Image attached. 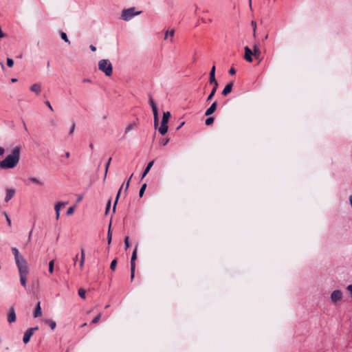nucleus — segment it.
Segmentation results:
<instances>
[{
	"label": "nucleus",
	"mask_w": 352,
	"mask_h": 352,
	"mask_svg": "<svg viewBox=\"0 0 352 352\" xmlns=\"http://www.w3.org/2000/svg\"><path fill=\"white\" fill-rule=\"evenodd\" d=\"M20 153L21 148L19 146L14 148L11 153L0 162V168L6 170L16 167L20 160Z\"/></svg>",
	"instance_id": "nucleus-1"
},
{
	"label": "nucleus",
	"mask_w": 352,
	"mask_h": 352,
	"mask_svg": "<svg viewBox=\"0 0 352 352\" xmlns=\"http://www.w3.org/2000/svg\"><path fill=\"white\" fill-rule=\"evenodd\" d=\"M19 272L29 271L28 264L24 256L16 248H11Z\"/></svg>",
	"instance_id": "nucleus-2"
},
{
	"label": "nucleus",
	"mask_w": 352,
	"mask_h": 352,
	"mask_svg": "<svg viewBox=\"0 0 352 352\" xmlns=\"http://www.w3.org/2000/svg\"><path fill=\"white\" fill-rule=\"evenodd\" d=\"M98 69L107 76H110L113 72V66L108 59H102L98 62Z\"/></svg>",
	"instance_id": "nucleus-3"
},
{
	"label": "nucleus",
	"mask_w": 352,
	"mask_h": 352,
	"mask_svg": "<svg viewBox=\"0 0 352 352\" xmlns=\"http://www.w3.org/2000/svg\"><path fill=\"white\" fill-rule=\"evenodd\" d=\"M215 69H216L215 66H212L211 68V70L210 72L209 81H210V83H214V87H213L210 94H209V96L207 98V100H206L207 101L212 100V98L214 96V94L217 91V87H218V82L215 79Z\"/></svg>",
	"instance_id": "nucleus-4"
},
{
	"label": "nucleus",
	"mask_w": 352,
	"mask_h": 352,
	"mask_svg": "<svg viewBox=\"0 0 352 352\" xmlns=\"http://www.w3.org/2000/svg\"><path fill=\"white\" fill-rule=\"evenodd\" d=\"M141 13V11H135L134 8H130L122 10L120 19L123 21H129L133 16H136Z\"/></svg>",
	"instance_id": "nucleus-5"
},
{
	"label": "nucleus",
	"mask_w": 352,
	"mask_h": 352,
	"mask_svg": "<svg viewBox=\"0 0 352 352\" xmlns=\"http://www.w3.org/2000/svg\"><path fill=\"white\" fill-rule=\"evenodd\" d=\"M38 329V327H32L28 329L27 331H25L23 341L25 344H27L30 342L31 337L34 334V333Z\"/></svg>",
	"instance_id": "nucleus-6"
},
{
	"label": "nucleus",
	"mask_w": 352,
	"mask_h": 352,
	"mask_svg": "<svg viewBox=\"0 0 352 352\" xmlns=\"http://www.w3.org/2000/svg\"><path fill=\"white\" fill-rule=\"evenodd\" d=\"M343 293L341 290L337 289L334 290L330 296L331 300L333 303H336L338 301L340 300L342 298Z\"/></svg>",
	"instance_id": "nucleus-7"
},
{
	"label": "nucleus",
	"mask_w": 352,
	"mask_h": 352,
	"mask_svg": "<svg viewBox=\"0 0 352 352\" xmlns=\"http://www.w3.org/2000/svg\"><path fill=\"white\" fill-rule=\"evenodd\" d=\"M19 278H20V283L21 285L27 289V278L28 275L29 274V271L23 272H19Z\"/></svg>",
	"instance_id": "nucleus-8"
},
{
	"label": "nucleus",
	"mask_w": 352,
	"mask_h": 352,
	"mask_svg": "<svg viewBox=\"0 0 352 352\" xmlns=\"http://www.w3.org/2000/svg\"><path fill=\"white\" fill-rule=\"evenodd\" d=\"M16 313L14 307H11L8 313V322L9 323H13L16 321Z\"/></svg>",
	"instance_id": "nucleus-9"
},
{
	"label": "nucleus",
	"mask_w": 352,
	"mask_h": 352,
	"mask_svg": "<svg viewBox=\"0 0 352 352\" xmlns=\"http://www.w3.org/2000/svg\"><path fill=\"white\" fill-rule=\"evenodd\" d=\"M16 190L14 188H7L6 190L5 201L8 202L14 196Z\"/></svg>",
	"instance_id": "nucleus-10"
},
{
	"label": "nucleus",
	"mask_w": 352,
	"mask_h": 352,
	"mask_svg": "<svg viewBox=\"0 0 352 352\" xmlns=\"http://www.w3.org/2000/svg\"><path fill=\"white\" fill-rule=\"evenodd\" d=\"M244 50H245L244 58L249 63L252 62V56L253 55L252 51L250 50V48L248 46H245L244 48Z\"/></svg>",
	"instance_id": "nucleus-11"
},
{
	"label": "nucleus",
	"mask_w": 352,
	"mask_h": 352,
	"mask_svg": "<svg viewBox=\"0 0 352 352\" xmlns=\"http://www.w3.org/2000/svg\"><path fill=\"white\" fill-rule=\"evenodd\" d=\"M29 181L35 184V185H37L38 186H44V181L38 177H30L28 178Z\"/></svg>",
	"instance_id": "nucleus-12"
},
{
	"label": "nucleus",
	"mask_w": 352,
	"mask_h": 352,
	"mask_svg": "<svg viewBox=\"0 0 352 352\" xmlns=\"http://www.w3.org/2000/svg\"><path fill=\"white\" fill-rule=\"evenodd\" d=\"M67 203L65 202H62V201H59L58 203L56 204L55 205V207H54V209H55V211H56V219H59V217H60V208L62 206H65Z\"/></svg>",
	"instance_id": "nucleus-13"
},
{
	"label": "nucleus",
	"mask_w": 352,
	"mask_h": 352,
	"mask_svg": "<svg viewBox=\"0 0 352 352\" xmlns=\"http://www.w3.org/2000/svg\"><path fill=\"white\" fill-rule=\"evenodd\" d=\"M217 102L214 101L211 106L206 111L205 116H208L212 114L217 109Z\"/></svg>",
	"instance_id": "nucleus-14"
},
{
	"label": "nucleus",
	"mask_w": 352,
	"mask_h": 352,
	"mask_svg": "<svg viewBox=\"0 0 352 352\" xmlns=\"http://www.w3.org/2000/svg\"><path fill=\"white\" fill-rule=\"evenodd\" d=\"M138 245L135 246L131 258V267H135V260L137 259Z\"/></svg>",
	"instance_id": "nucleus-15"
},
{
	"label": "nucleus",
	"mask_w": 352,
	"mask_h": 352,
	"mask_svg": "<svg viewBox=\"0 0 352 352\" xmlns=\"http://www.w3.org/2000/svg\"><path fill=\"white\" fill-rule=\"evenodd\" d=\"M232 87H233V82H230L228 83L223 89V91H222V95L226 96H227L228 94H229L231 91H232Z\"/></svg>",
	"instance_id": "nucleus-16"
},
{
	"label": "nucleus",
	"mask_w": 352,
	"mask_h": 352,
	"mask_svg": "<svg viewBox=\"0 0 352 352\" xmlns=\"http://www.w3.org/2000/svg\"><path fill=\"white\" fill-rule=\"evenodd\" d=\"M41 315H42V311H41V302H38V303L35 307L34 311V317L38 318V317H40Z\"/></svg>",
	"instance_id": "nucleus-17"
},
{
	"label": "nucleus",
	"mask_w": 352,
	"mask_h": 352,
	"mask_svg": "<svg viewBox=\"0 0 352 352\" xmlns=\"http://www.w3.org/2000/svg\"><path fill=\"white\" fill-rule=\"evenodd\" d=\"M30 90L38 95L41 91V86L39 84L35 83L30 87Z\"/></svg>",
	"instance_id": "nucleus-18"
},
{
	"label": "nucleus",
	"mask_w": 352,
	"mask_h": 352,
	"mask_svg": "<svg viewBox=\"0 0 352 352\" xmlns=\"http://www.w3.org/2000/svg\"><path fill=\"white\" fill-rule=\"evenodd\" d=\"M153 164H154V161L153 160L150 162H148V164H147L145 170H144V172L142 173V179H143L148 174V173L149 172V170H151V168L153 166Z\"/></svg>",
	"instance_id": "nucleus-19"
},
{
	"label": "nucleus",
	"mask_w": 352,
	"mask_h": 352,
	"mask_svg": "<svg viewBox=\"0 0 352 352\" xmlns=\"http://www.w3.org/2000/svg\"><path fill=\"white\" fill-rule=\"evenodd\" d=\"M170 117L169 111L164 112L162 122L163 124H168V120Z\"/></svg>",
	"instance_id": "nucleus-20"
},
{
	"label": "nucleus",
	"mask_w": 352,
	"mask_h": 352,
	"mask_svg": "<svg viewBox=\"0 0 352 352\" xmlns=\"http://www.w3.org/2000/svg\"><path fill=\"white\" fill-rule=\"evenodd\" d=\"M85 253L84 249L82 248L81 252H80V268L83 267L84 263H85Z\"/></svg>",
	"instance_id": "nucleus-21"
},
{
	"label": "nucleus",
	"mask_w": 352,
	"mask_h": 352,
	"mask_svg": "<svg viewBox=\"0 0 352 352\" xmlns=\"http://www.w3.org/2000/svg\"><path fill=\"white\" fill-rule=\"evenodd\" d=\"M158 130L162 135H165L168 131V125L166 124H163L162 123H161V126H160Z\"/></svg>",
	"instance_id": "nucleus-22"
},
{
	"label": "nucleus",
	"mask_w": 352,
	"mask_h": 352,
	"mask_svg": "<svg viewBox=\"0 0 352 352\" xmlns=\"http://www.w3.org/2000/svg\"><path fill=\"white\" fill-rule=\"evenodd\" d=\"M154 116V125L155 127L158 125V113H157V109L152 110Z\"/></svg>",
	"instance_id": "nucleus-23"
},
{
	"label": "nucleus",
	"mask_w": 352,
	"mask_h": 352,
	"mask_svg": "<svg viewBox=\"0 0 352 352\" xmlns=\"http://www.w3.org/2000/svg\"><path fill=\"white\" fill-rule=\"evenodd\" d=\"M45 322L48 324L51 328V329L54 330L56 327V323L55 321L52 320H45Z\"/></svg>",
	"instance_id": "nucleus-24"
},
{
	"label": "nucleus",
	"mask_w": 352,
	"mask_h": 352,
	"mask_svg": "<svg viewBox=\"0 0 352 352\" xmlns=\"http://www.w3.org/2000/svg\"><path fill=\"white\" fill-rule=\"evenodd\" d=\"M174 34H175V30L172 29V28H169L166 32V35H165L164 38L167 39L169 36L170 37H173L174 36Z\"/></svg>",
	"instance_id": "nucleus-25"
},
{
	"label": "nucleus",
	"mask_w": 352,
	"mask_h": 352,
	"mask_svg": "<svg viewBox=\"0 0 352 352\" xmlns=\"http://www.w3.org/2000/svg\"><path fill=\"white\" fill-rule=\"evenodd\" d=\"M60 38L65 41V42L67 43L68 44H70V41L67 38V34L65 32L60 31Z\"/></svg>",
	"instance_id": "nucleus-26"
},
{
	"label": "nucleus",
	"mask_w": 352,
	"mask_h": 352,
	"mask_svg": "<svg viewBox=\"0 0 352 352\" xmlns=\"http://www.w3.org/2000/svg\"><path fill=\"white\" fill-rule=\"evenodd\" d=\"M122 186L120 187V188L119 189L118 192V194H117V196H116V201H115V203L113 204V212H116V205H117V203H118V199L120 197V192H121V190H122Z\"/></svg>",
	"instance_id": "nucleus-27"
},
{
	"label": "nucleus",
	"mask_w": 352,
	"mask_h": 352,
	"mask_svg": "<svg viewBox=\"0 0 352 352\" xmlns=\"http://www.w3.org/2000/svg\"><path fill=\"white\" fill-rule=\"evenodd\" d=\"M135 125H136V124H135V122H133V123H131L130 124H129V125L126 127V129H125V131H124L125 133H128L129 131H131V130H133V129L135 128Z\"/></svg>",
	"instance_id": "nucleus-28"
},
{
	"label": "nucleus",
	"mask_w": 352,
	"mask_h": 352,
	"mask_svg": "<svg viewBox=\"0 0 352 352\" xmlns=\"http://www.w3.org/2000/svg\"><path fill=\"white\" fill-rule=\"evenodd\" d=\"M253 52V55H254V56H256V57H258V56H259V55H260V53H261V52H260V49H259L258 46H257L256 45H255L254 46V52Z\"/></svg>",
	"instance_id": "nucleus-29"
},
{
	"label": "nucleus",
	"mask_w": 352,
	"mask_h": 352,
	"mask_svg": "<svg viewBox=\"0 0 352 352\" xmlns=\"http://www.w3.org/2000/svg\"><path fill=\"white\" fill-rule=\"evenodd\" d=\"M146 184H144L141 186V188H140V192H139V195H140V197H142L143 196V195H144V191H145V190H146Z\"/></svg>",
	"instance_id": "nucleus-30"
},
{
	"label": "nucleus",
	"mask_w": 352,
	"mask_h": 352,
	"mask_svg": "<svg viewBox=\"0 0 352 352\" xmlns=\"http://www.w3.org/2000/svg\"><path fill=\"white\" fill-rule=\"evenodd\" d=\"M54 261L52 260L49 263V272L52 274L54 272Z\"/></svg>",
	"instance_id": "nucleus-31"
},
{
	"label": "nucleus",
	"mask_w": 352,
	"mask_h": 352,
	"mask_svg": "<svg viewBox=\"0 0 352 352\" xmlns=\"http://www.w3.org/2000/svg\"><path fill=\"white\" fill-rule=\"evenodd\" d=\"M85 294H86V292L84 289H78V295L82 298H85Z\"/></svg>",
	"instance_id": "nucleus-32"
},
{
	"label": "nucleus",
	"mask_w": 352,
	"mask_h": 352,
	"mask_svg": "<svg viewBox=\"0 0 352 352\" xmlns=\"http://www.w3.org/2000/svg\"><path fill=\"white\" fill-rule=\"evenodd\" d=\"M116 265H117V261H116V259H114L111 263V265H110L111 270L114 271L116 270Z\"/></svg>",
	"instance_id": "nucleus-33"
},
{
	"label": "nucleus",
	"mask_w": 352,
	"mask_h": 352,
	"mask_svg": "<svg viewBox=\"0 0 352 352\" xmlns=\"http://www.w3.org/2000/svg\"><path fill=\"white\" fill-rule=\"evenodd\" d=\"M107 241H108L109 244H110L111 242V224L109 225V231H108V234H107Z\"/></svg>",
	"instance_id": "nucleus-34"
},
{
	"label": "nucleus",
	"mask_w": 352,
	"mask_h": 352,
	"mask_svg": "<svg viewBox=\"0 0 352 352\" xmlns=\"http://www.w3.org/2000/svg\"><path fill=\"white\" fill-rule=\"evenodd\" d=\"M149 104L151 106L152 110L157 109L156 104L151 97L149 99Z\"/></svg>",
	"instance_id": "nucleus-35"
},
{
	"label": "nucleus",
	"mask_w": 352,
	"mask_h": 352,
	"mask_svg": "<svg viewBox=\"0 0 352 352\" xmlns=\"http://www.w3.org/2000/svg\"><path fill=\"white\" fill-rule=\"evenodd\" d=\"M213 122H214V118L212 117L208 118L206 120V124L207 126L212 124Z\"/></svg>",
	"instance_id": "nucleus-36"
},
{
	"label": "nucleus",
	"mask_w": 352,
	"mask_h": 352,
	"mask_svg": "<svg viewBox=\"0 0 352 352\" xmlns=\"http://www.w3.org/2000/svg\"><path fill=\"white\" fill-rule=\"evenodd\" d=\"M7 65L9 67H12L14 65L13 60L10 58H7Z\"/></svg>",
	"instance_id": "nucleus-37"
},
{
	"label": "nucleus",
	"mask_w": 352,
	"mask_h": 352,
	"mask_svg": "<svg viewBox=\"0 0 352 352\" xmlns=\"http://www.w3.org/2000/svg\"><path fill=\"white\" fill-rule=\"evenodd\" d=\"M74 206H72L70 208H68L67 211V215H71L74 213Z\"/></svg>",
	"instance_id": "nucleus-38"
},
{
	"label": "nucleus",
	"mask_w": 352,
	"mask_h": 352,
	"mask_svg": "<svg viewBox=\"0 0 352 352\" xmlns=\"http://www.w3.org/2000/svg\"><path fill=\"white\" fill-rule=\"evenodd\" d=\"M135 267H131V280H133L135 276Z\"/></svg>",
	"instance_id": "nucleus-39"
},
{
	"label": "nucleus",
	"mask_w": 352,
	"mask_h": 352,
	"mask_svg": "<svg viewBox=\"0 0 352 352\" xmlns=\"http://www.w3.org/2000/svg\"><path fill=\"white\" fill-rule=\"evenodd\" d=\"M111 160V158H109L108 162L106 164V166H105V177H107V174L108 168H109V165H110Z\"/></svg>",
	"instance_id": "nucleus-40"
},
{
	"label": "nucleus",
	"mask_w": 352,
	"mask_h": 352,
	"mask_svg": "<svg viewBox=\"0 0 352 352\" xmlns=\"http://www.w3.org/2000/svg\"><path fill=\"white\" fill-rule=\"evenodd\" d=\"M101 316L102 314H99L93 320H92V323L93 324H95L96 322H98L100 319L101 318Z\"/></svg>",
	"instance_id": "nucleus-41"
},
{
	"label": "nucleus",
	"mask_w": 352,
	"mask_h": 352,
	"mask_svg": "<svg viewBox=\"0 0 352 352\" xmlns=\"http://www.w3.org/2000/svg\"><path fill=\"white\" fill-rule=\"evenodd\" d=\"M4 215H5V217H6V221H7V222H8V224L9 226H10V225H11V219H10V218L9 215H8V213H6V212H5V213H4Z\"/></svg>",
	"instance_id": "nucleus-42"
},
{
	"label": "nucleus",
	"mask_w": 352,
	"mask_h": 352,
	"mask_svg": "<svg viewBox=\"0 0 352 352\" xmlns=\"http://www.w3.org/2000/svg\"><path fill=\"white\" fill-rule=\"evenodd\" d=\"M125 248L128 249L129 247V236H126L124 239Z\"/></svg>",
	"instance_id": "nucleus-43"
},
{
	"label": "nucleus",
	"mask_w": 352,
	"mask_h": 352,
	"mask_svg": "<svg viewBox=\"0 0 352 352\" xmlns=\"http://www.w3.org/2000/svg\"><path fill=\"white\" fill-rule=\"evenodd\" d=\"M45 104L47 105V107L52 111H54V109L52 107V106L51 105L50 102L49 101H45Z\"/></svg>",
	"instance_id": "nucleus-44"
},
{
	"label": "nucleus",
	"mask_w": 352,
	"mask_h": 352,
	"mask_svg": "<svg viewBox=\"0 0 352 352\" xmlns=\"http://www.w3.org/2000/svg\"><path fill=\"white\" fill-rule=\"evenodd\" d=\"M110 206H111V201L109 200L107 203V208H106V211H105V213L107 214L109 210V208H110Z\"/></svg>",
	"instance_id": "nucleus-45"
},
{
	"label": "nucleus",
	"mask_w": 352,
	"mask_h": 352,
	"mask_svg": "<svg viewBox=\"0 0 352 352\" xmlns=\"http://www.w3.org/2000/svg\"><path fill=\"white\" fill-rule=\"evenodd\" d=\"M132 176H133V175H131V177H129V180L126 182V187H125V190H127V189L129 188V182H130V180H131Z\"/></svg>",
	"instance_id": "nucleus-46"
},
{
	"label": "nucleus",
	"mask_w": 352,
	"mask_h": 352,
	"mask_svg": "<svg viewBox=\"0 0 352 352\" xmlns=\"http://www.w3.org/2000/svg\"><path fill=\"white\" fill-rule=\"evenodd\" d=\"M236 73V71L234 68H231L230 70H229V74H231V75H234Z\"/></svg>",
	"instance_id": "nucleus-47"
},
{
	"label": "nucleus",
	"mask_w": 352,
	"mask_h": 352,
	"mask_svg": "<svg viewBox=\"0 0 352 352\" xmlns=\"http://www.w3.org/2000/svg\"><path fill=\"white\" fill-rule=\"evenodd\" d=\"M346 289L351 293L352 294V285H349L347 286L346 287Z\"/></svg>",
	"instance_id": "nucleus-48"
},
{
	"label": "nucleus",
	"mask_w": 352,
	"mask_h": 352,
	"mask_svg": "<svg viewBox=\"0 0 352 352\" xmlns=\"http://www.w3.org/2000/svg\"><path fill=\"white\" fill-rule=\"evenodd\" d=\"M4 153H5V149L3 147L0 146V156L3 155L4 154Z\"/></svg>",
	"instance_id": "nucleus-49"
},
{
	"label": "nucleus",
	"mask_w": 352,
	"mask_h": 352,
	"mask_svg": "<svg viewBox=\"0 0 352 352\" xmlns=\"http://www.w3.org/2000/svg\"><path fill=\"white\" fill-rule=\"evenodd\" d=\"M74 129H75V125H74V124H73V125H72V128H71V129H70V131H69V133H70V134H71V133H72L74 132Z\"/></svg>",
	"instance_id": "nucleus-50"
},
{
	"label": "nucleus",
	"mask_w": 352,
	"mask_h": 352,
	"mask_svg": "<svg viewBox=\"0 0 352 352\" xmlns=\"http://www.w3.org/2000/svg\"><path fill=\"white\" fill-rule=\"evenodd\" d=\"M90 49H91V51H93V52H95V51L96 50V47H95V46H94V45H92L90 46Z\"/></svg>",
	"instance_id": "nucleus-51"
},
{
	"label": "nucleus",
	"mask_w": 352,
	"mask_h": 352,
	"mask_svg": "<svg viewBox=\"0 0 352 352\" xmlns=\"http://www.w3.org/2000/svg\"><path fill=\"white\" fill-rule=\"evenodd\" d=\"M349 199L350 205L352 207V195L349 196Z\"/></svg>",
	"instance_id": "nucleus-52"
},
{
	"label": "nucleus",
	"mask_w": 352,
	"mask_h": 352,
	"mask_svg": "<svg viewBox=\"0 0 352 352\" xmlns=\"http://www.w3.org/2000/svg\"><path fill=\"white\" fill-rule=\"evenodd\" d=\"M168 141H169V140H168V139L165 140L162 142V144H163L164 146H165V145L168 143Z\"/></svg>",
	"instance_id": "nucleus-53"
},
{
	"label": "nucleus",
	"mask_w": 352,
	"mask_h": 352,
	"mask_svg": "<svg viewBox=\"0 0 352 352\" xmlns=\"http://www.w3.org/2000/svg\"><path fill=\"white\" fill-rule=\"evenodd\" d=\"M254 24V35H255L256 34V23H253Z\"/></svg>",
	"instance_id": "nucleus-54"
},
{
	"label": "nucleus",
	"mask_w": 352,
	"mask_h": 352,
	"mask_svg": "<svg viewBox=\"0 0 352 352\" xmlns=\"http://www.w3.org/2000/svg\"><path fill=\"white\" fill-rule=\"evenodd\" d=\"M69 156H70V153H69V152H66V153H65V157H66L67 158H69Z\"/></svg>",
	"instance_id": "nucleus-55"
},
{
	"label": "nucleus",
	"mask_w": 352,
	"mask_h": 352,
	"mask_svg": "<svg viewBox=\"0 0 352 352\" xmlns=\"http://www.w3.org/2000/svg\"><path fill=\"white\" fill-rule=\"evenodd\" d=\"M16 81H17V79H16V78H12V79H11V82H16Z\"/></svg>",
	"instance_id": "nucleus-56"
},
{
	"label": "nucleus",
	"mask_w": 352,
	"mask_h": 352,
	"mask_svg": "<svg viewBox=\"0 0 352 352\" xmlns=\"http://www.w3.org/2000/svg\"><path fill=\"white\" fill-rule=\"evenodd\" d=\"M0 65H1V69L3 70L5 69L3 63H0Z\"/></svg>",
	"instance_id": "nucleus-57"
},
{
	"label": "nucleus",
	"mask_w": 352,
	"mask_h": 352,
	"mask_svg": "<svg viewBox=\"0 0 352 352\" xmlns=\"http://www.w3.org/2000/svg\"><path fill=\"white\" fill-rule=\"evenodd\" d=\"M83 82H91V80H90L89 79H85V80H83Z\"/></svg>",
	"instance_id": "nucleus-58"
},
{
	"label": "nucleus",
	"mask_w": 352,
	"mask_h": 352,
	"mask_svg": "<svg viewBox=\"0 0 352 352\" xmlns=\"http://www.w3.org/2000/svg\"><path fill=\"white\" fill-rule=\"evenodd\" d=\"M249 5H250V7L251 8L252 7V0H249Z\"/></svg>",
	"instance_id": "nucleus-59"
},
{
	"label": "nucleus",
	"mask_w": 352,
	"mask_h": 352,
	"mask_svg": "<svg viewBox=\"0 0 352 352\" xmlns=\"http://www.w3.org/2000/svg\"><path fill=\"white\" fill-rule=\"evenodd\" d=\"M82 197H80L78 199V201H80L82 200Z\"/></svg>",
	"instance_id": "nucleus-60"
},
{
	"label": "nucleus",
	"mask_w": 352,
	"mask_h": 352,
	"mask_svg": "<svg viewBox=\"0 0 352 352\" xmlns=\"http://www.w3.org/2000/svg\"><path fill=\"white\" fill-rule=\"evenodd\" d=\"M31 233H32V232H30V234H29V238H28V240H29V241L31 239V237H30V236H31Z\"/></svg>",
	"instance_id": "nucleus-61"
},
{
	"label": "nucleus",
	"mask_w": 352,
	"mask_h": 352,
	"mask_svg": "<svg viewBox=\"0 0 352 352\" xmlns=\"http://www.w3.org/2000/svg\"><path fill=\"white\" fill-rule=\"evenodd\" d=\"M31 233H32V232H30V234H29V238H28V240H29V241L31 239V237H30V236H31Z\"/></svg>",
	"instance_id": "nucleus-62"
},
{
	"label": "nucleus",
	"mask_w": 352,
	"mask_h": 352,
	"mask_svg": "<svg viewBox=\"0 0 352 352\" xmlns=\"http://www.w3.org/2000/svg\"><path fill=\"white\" fill-rule=\"evenodd\" d=\"M87 325V323H84L81 325L82 327H85Z\"/></svg>",
	"instance_id": "nucleus-63"
},
{
	"label": "nucleus",
	"mask_w": 352,
	"mask_h": 352,
	"mask_svg": "<svg viewBox=\"0 0 352 352\" xmlns=\"http://www.w3.org/2000/svg\"><path fill=\"white\" fill-rule=\"evenodd\" d=\"M184 124V122H182L181 124H179V126L177 129H179Z\"/></svg>",
	"instance_id": "nucleus-64"
}]
</instances>
